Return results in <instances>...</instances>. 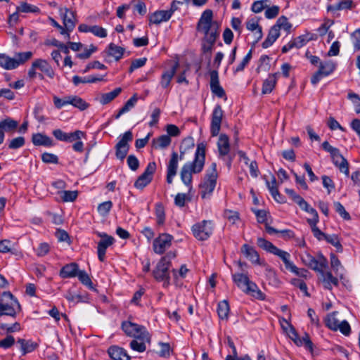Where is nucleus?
<instances>
[{
    "instance_id": "1",
    "label": "nucleus",
    "mask_w": 360,
    "mask_h": 360,
    "mask_svg": "<svg viewBox=\"0 0 360 360\" xmlns=\"http://www.w3.org/2000/svg\"><path fill=\"white\" fill-rule=\"evenodd\" d=\"M212 10L207 9L202 13L197 24V30L204 34L201 51L208 60L210 59L214 44L219 36V25L212 20Z\"/></svg>"
},
{
    "instance_id": "2",
    "label": "nucleus",
    "mask_w": 360,
    "mask_h": 360,
    "mask_svg": "<svg viewBox=\"0 0 360 360\" xmlns=\"http://www.w3.org/2000/svg\"><path fill=\"white\" fill-rule=\"evenodd\" d=\"M205 148L204 143H200L197 146L194 160L186 162L181 169V179L186 186H190L192 182V174L200 172L205 165Z\"/></svg>"
},
{
    "instance_id": "3",
    "label": "nucleus",
    "mask_w": 360,
    "mask_h": 360,
    "mask_svg": "<svg viewBox=\"0 0 360 360\" xmlns=\"http://www.w3.org/2000/svg\"><path fill=\"white\" fill-rule=\"evenodd\" d=\"M21 310L20 304L10 292H4L0 300V316L15 317Z\"/></svg>"
},
{
    "instance_id": "4",
    "label": "nucleus",
    "mask_w": 360,
    "mask_h": 360,
    "mask_svg": "<svg viewBox=\"0 0 360 360\" xmlns=\"http://www.w3.org/2000/svg\"><path fill=\"white\" fill-rule=\"evenodd\" d=\"M122 329L127 336L149 341L151 340L150 335L146 327L135 323L129 320L122 321Z\"/></svg>"
},
{
    "instance_id": "5",
    "label": "nucleus",
    "mask_w": 360,
    "mask_h": 360,
    "mask_svg": "<svg viewBox=\"0 0 360 360\" xmlns=\"http://www.w3.org/2000/svg\"><path fill=\"white\" fill-rule=\"evenodd\" d=\"M324 150L329 153L333 164L339 168L340 171L345 175L349 176V163L347 160L340 154L338 148L332 146L328 141L322 143Z\"/></svg>"
},
{
    "instance_id": "6",
    "label": "nucleus",
    "mask_w": 360,
    "mask_h": 360,
    "mask_svg": "<svg viewBox=\"0 0 360 360\" xmlns=\"http://www.w3.org/2000/svg\"><path fill=\"white\" fill-rule=\"evenodd\" d=\"M175 257L173 252H169L163 257L158 263L155 269L153 271V276L158 281H164V285L167 286L169 284V268L170 266V259Z\"/></svg>"
},
{
    "instance_id": "7",
    "label": "nucleus",
    "mask_w": 360,
    "mask_h": 360,
    "mask_svg": "<svg viewBox=\"0 0 360 360\" xmlns=\"http://www.w3.org/2000/svg\"><path fill=\"white\" fill-rule=\"evenodd\" d=\"M217 165L213 162L207 170L205 180L200 185L201 196L202 198H207L213 192L217 184Z\"/></svg>"
},
{
    "instance_id": "8",
    "label": "nucleus",
    "mask_w": 360,
    "mask_h": 360,
    "mask_svg": "<svg viewBox=\"0 0 360 360\" xmlns=\"http://www.w3.org/2000/svg\"><path fill=\"white\" fill-rule=\"evenodd\" d=\"M301 259L306 266L318 272H322V269L328 266L327 259L321 254L316 259L309 253L304 252L301 255Z\"/></svg>"
},
{
    "instance_id": "9",
    "label": "nucleus",
    "mask_w": 360,
    "mask_h": 360,
    "mask_svg": "<svg viewBox=\"0 0 360 360\" xmlns=\"http://www.w3.org/2000/svg\"><path fill=\"white\" fill-rule=\"evenodd\" d=\"M133 139V134L131 131H126L124 134L120 136V139L117 143L115 145V155L117 158L123 160L129 150V142Z\"/></svg>"
},
{
    "instance_id": "10",
    "label": "nucleus",
    "mask_w": 360,
    "mask_h": 360,
    "mask_svg": "<svg viewBox=\"0 0 360 360\" xmlns=\"http://www.w3.org/2000/svg\"><path fill=\"white\" fill-rule=\"evenodd\" d=\"M283 320L286 323V326L289 328V337L291 338V340L297 346L304 345L307 349H308L310 352H312L313 343L310 340L309 335L307 333H304V335L302 338H300L294 326L285 319H283Z\"/></svg>"
},
{
    "instance_id": "11",
    "label": "nucleus",
    "mask_w": 360,
    "mask_h": 360,
    "mask_svg": "<svg viewBox=\"0 0 360 360\" xmlns=\"http://www.w3.org/2000/svg\"><path fill=\"white\" fill-rule=\"evenodd\" d=\"M193 236L200 240H207L212 232V222L207 220H203L192 226Z\"/></svg>"
},
{
    "instance_id": "12",
    "label": "nucleus",
    "mask_w": 360,
    "mask_h": 360,
    "mask_svg": "<svg viewBox=\"0 0 360 360\" xmlns=\"http://www.w3.org/2000/svg\"><path fill=\"white\" fill-rule=\"evenodd\" d=\"M335 68V64L332 60H326L320 63L319 70L311 77V82L316 85L320 79L331 74Z\"/></svg>"
},
{
    "instance_id": "13",
    "label": "nucleus",
    "mask_w": 360,
    "mask_h": 360,
    "mask_svg": "<svg viewBox=\"0 0 360 360\" xmlns=\"http://www.w3.org/2000/svg\"><path fill=\"white\" fill-rule=\"evenodd\" d=\"M173 236L167 233H162L153 241V250L157 254H163L171 246Z\"/></svg>"
},
{
    "instance_id": "14",
    "label": "nucleus",
    "mask_w": 360,
    "mask_h": 360,
    "mask_svg": "<svg viewBox=\"0 0 360 360\" xmlns=\"http://www.w3.org/2000/svg\"><path fill=\"white\" fill-rule=\"evenodd\" d=\"M98 235L101 238V240L98 243V257L101 262H103L106 250L114 243L115 239L105 233H98Z\"/></svg>"
},
{
    "instance_id": "15",
    "label": "nucleus",
    "mask_w": 360,
    "mask_h": 360,
    "mask_svg": "<svg viewBox=\"0 0 360 360\" xmlns=\"http://www.w3.org/2000/svg\"><path fill=\"white\" fill-rule=\"evenodd\" d=\"M223 115L224 112L221 105H217L214 107L212 115L210 131L212 136H216L219 134Z\"/></svg>"
},
{
    "instance_id": "16",
    "label": "nucleus",
    "mask_w": 360,
    "mask_h": 360,
    "mask_svg": "<svg viewBox=\"0 0 360 360\" xmlns=\"http://www.w3.org/2000/svg\"><path fill=\"white\" fill-rule=\"evenodd\" d=\"M60 14L63 18L64 27L69 32H71L75 27L77 19L75 12L68 8H60Z\"/></svg>"
},
{
    "instance_id": "17",
    "label": "nucleus",
    "mask_w": 360,
    "mask_h": 360,
    "mask_svg": "<svg viewBox=\"0 0 360 360\" xmlns=\"http://www.w3.org/2000/svg\"><path fill=\"white\" fill-rule=\"evenodd\" d=\"M179 155L176 152H172L171 158L167 167V182L171 184L173 178L176 176L178 169Z\"/></svg>"
},
{
    "instance_id": "18",
    "label": "nucleus",
    "mask_w": 360,
    "mask_h": 360,
    "mask_svg": "<svg viewBox=\"0 0 360 360\" xmlns=\"http://www.w3.org/2000/svg\"><path fill=\"white\" fill-rule=\"evenodd\" d=\"M210 89L213 94L219 98H222L225 96V91L219 84V75L217 70H212L210 72Z\"/></svg>"
},
{
    "instance_id": "19",
    "label": "nucleus",
    "mask_w": 360,
    "mask_h": 360,
    "mask_svg": "<svg viewBox=\"0 0 360 360\" xmlns=\"http://www.w3.org/2000/svg\"><path fill=\"white\" fill-rule=\"evenodd\" d=\"M173 11H158L149 15V21L150 24H160L170 19Z\"/></svg>"
},
{
    "instance_id": "20",
    "label": "nucleus",
    "mask_w": 360,
    "mask_h": 360,
    "mask_svg": "<svg viewBox=\"0 0 360 360\" xmlns=\"http://www.w3.org/2000/svg\"><path fill=\"white\" fill-rule=\"evenodd\" d=\"M217 150L219 156L221 158H224L229 153L230 151V143L229 138L227 135L221 134L217 141Z\"/></svg>"
},
{
    "instance_id": "21",
    "label": "nucleus",
    "mask_w": 360,
    "mask_h": 360,
    "mask_svg": "<svg viewBox=\"0 0 360 360\" xmlns=\"http://www.w3.org/2000/svg\"><path fill=\"white\" fill-rule=\"evenodd\" d=\"M179 63H176L169 70L165 71L160 78V85L163 89H167L169 86L170 82L176 72Z\"/></svg>"
},
{
    "instance_id": "22",
    "label": "nucleus",
    "mask_w": 360,
    "mask_h": 360,
    "mask_svg": "<svg viewBox=\"0 0 360 360\" xmlns=\"http://www.w3.org/2000/svg\"><path fill=\"white\" fill-rule=\"evenodd\" d=\"M243 292L259 300L265 299V295L259 290L257 285L252 281L249 282L245 288H243Z\"/></svg>"
},
{
    "instance_id": "23",
    "label": "nucleus",
    "mask_w": 360,
    "mask_h": 360,
    "mask_svg": "<svg viewBox=\"0 0 360 360\" xmlns=\"http://www.w3.org/2000/svg\"><path fill=\"white\" fill-rule=\"evenodd\" d=\"M34 68H37L50 78H53L54 71L50 64L44 59L38 58L34 61Z\"/></svg>"
},
{
    "instance_id": "24",
    "label": "nucleus",
    "mask_w": 360,
    "mask_h": 360,
    "mask_svg": "<svg viewBox=\"0 0 360 360\" xmlns=\"http://www.w3.org/2000/svg\"><path fill=\"white\" fill-rule=\"evenodd\" d=\"M241 252L252 263L260 264L259 254L254 248L244 244L241 248Z\"/></svg>"
},
{
    "instance_id": "25",
    "label": "nucleus",
    "mask_w": 360,
    "mask_h": 360,
    "mask_svg": "<svg viewBox=\"0 0 360 360\" xmlns=\"http://www.w3.org/2000/svg\"><path fill=\"white\" fill-rule=\"evenodd\" d=\"M108 354L113 360H130L127 351L122 347L112 346L108 349Z\"/></svg>"
},
{
    "instance_id": "26",
    "label": "nucleus",
    "mask_w": 360,
    "mask_h": 360,
    "mask_svg": "<svg viewBox=\"0 0 360 360\" xmlns=\"http://www.w3.org/2000/svg\"><path fill=\"white\" fill-rule=\"evenodd\" d=\"M278 75V72L269 75L264 81L262 89V93L263 94H269L273 91L276 86Z\"/></svg>"
},
{
    "instance_id": "27",
    "label": "nucleus",
    "mask_w": 360,
    "mask_h": 360,
    "mask_svg": "<svg viewBox=\"0 0 360 360\" xmlns=\"http://www.w3.org/2000/svg\"><path fill=\"white\" fill-rule=\"evenodd\" d=\"M78 271V265L73 262L65 265L60 271V276L63 278H73L77 276Z\"/></svg>"
},
{
    "instance_id": "28",
    "label": "nucleus",
    "mask_w": 360,
    "mask_h": 360,
    "mask_svg": "<svg viewBox=\"0 0 360 360\" xmlns=\"http://www.w3.org/2000/svg\"><path fill=\"white\" fill-rule=\"evenodd\" d=\"M32 143L35 146H53V140L46 135L41 133L33 134L32 139Z\"/></svg>"
},
{
    "instance_id": "29",
    "label": "nucleus",
    "mask_w": 360,
    "mask_h": 360,
    "mask_svg": "<svg viewBox=\"0 0 360 360\" xmlns=\"http://www.w3.org/2000/svg\"><path fill=\"white\" fill-rule=\"evenodd\" d=\"M232 278L235 284L238 288L243 291V288H245L249 282L251 281L249 278L248 274L236 273L232 274Z\"/></svg>"
},
{
    "instance_id": "30",
    "label": "nucleus",
    "mask_w": 360,
    "mask_h": 360,
    "mask_svg": "<svg viewBox=\"0 0 360 360\" xmlns=\"http://www.w3.org/2000/svg\"><path fill=\"white\" fill-rule=\"evenodd\" d=\"M18 343L20 346V350L22 355L32 352L38 347V344L30 340H27L25 339H18Z\"/></svg>"
},
{
    "instance_id": "31",
    "label": "nucleus",
    "mask_w": 360,
    "mask_h": 360,
    "mask_svg": "<svg viewBox=\"0 0 360 360\" xmlns=\"http://www.w3.org/2000/svg\"><path fill=\"white\" fill-rule=\"evenodd\" d=\"M171 142V138L168 135H161L152 141V146L155 149H164L167 148Z\"/></svg>"
},
{
    "instance_id": "32",
    "label": "nucleus",
    "mask_w": 360,
    "mask_h": 360,
    "mask_svg": "<svg viewBox=\"0 0 360 360\" xmlns=\"http://www.w3.org/2000/svg\"><path fill=\"white\" fill-rule=\"evenodd\" d=\"M324 269H322V272H319L322 277V281L323 283L324 287L326 289L330 290L332 288V285H338V280L336 277L333 276L330 271L324 272Z\"/></svg>"
},
{
    "instance_id": "33",
    "label": "nucleus",
    "mask_w": 360,
    "mask_h": 360,
    "mask_svg": "<svg viewBox=\"0 0 360 360\" xmlns=\"http://www.w3.org/2000/svg\"><path fill=\"white\" fill-rule=\"evenodd\" d=\"M0 66L5 70H13L18 68L15 56L11 58L6 54L0 53Z\"/></svg>"
},
{
    "instance_id": "34",
    "label": "nucleus",
    "mask_w": 360,
    "mask_h": 360,
    "mask_svg": "<svg viewBox=\"0 0 360 360\" xmlns=\"http://www.w3.org/2000/svg\"><path fill=\"white\" fill-rule=\"evenodd\" d=\"M280 36L279 30L274 25L269 30L266 39L262 43V47L266 49L271 46Z\"/></svg>"
},
{
    "instance_id": "35",
    "label": "nucleus",
    "mask_w": 360,
    "mask_h": 360,
    "mask_svg": "<svg viewBox=\"0 0 360 360\" xmlns=\"http://www.w3.org/2000/svg\"><path fill=\"white\" fill-rule=\"evenodd\" d=\"M355 6V4L352 0H342L334 5L328 6V11H342L350 10Z\"/></svg>"
},
{
    "instance_id": "36",
    "label": "nucleus",
    "mask_w": 360,
    "mask_h": 360,
    "mask_svg": "<svg viewBox=\"0 0 360 360\" xmlns=\"http://www.w3.org/2000/svg\"><path fill=\"white\" fill-rule=\"evenodd\" d=\"M18 122L10 117L0 121V129L4 133L13 131L16 129Z\"/></svg>"
},
{
    "instance_id": "37",
    "label": "nucleus",
    "mask_w": 360,
    "mask_h": 360,
    "mask_svg": "<svg viewBox=\"0 0 360 360\" xmlns=\"http://www.w3.org/2000/svg\"><path fill=\"white\" fill-rule=\"evenodd\" d=\"M330 266L333 271H335V274L340 276V278H342L344 268L342 266L340 261L339 260L338 257L333 253L330 254Z\"/></svg>"
},
{
    "instance_id": "38",
    "label": "nucleus",
    "mask_w": 360,
    "mask_h": 360,
    "mask_svg": "<svg viewBox=\"0 0 360 360\" xmlns=\"http://www.w3.org/2000/svg\"><path fill=\"white\" fill-rule=\"evenodd\" d=\"M124 52V49L119 46L113 43H110L108 48V54L115 58V60H119L122 58Z\"/></svg>"
},
{
    "instance_id": "39",
    "label": "nucleus",
    "mask_w": 360,
    "mask_h": 360,
    "mask_svg": "<svg viewBox=\"0 0 360 360\" xmlns=\"http://www.w3.org/2000/svg\"><path fill=\"white\" fill-rule=\"evenodd\" d=\"M266 184L274 200L278 202H281V200L277 198V196H280V193L278 190L277 181L275 176H272L271 181H266Z\"/></svg>"
},
{
    "instance_id": "40",
    "label": "nucleus",
    "mask_w": 360,
    "mask_h": 360,
    "mask_svg": "<svg viewBox=\"0 0 360 360\" xmlns=\"http://www.w3.org/2000/svg\"><path fill=\"white\" fill-rule=\"evenodd\" d=\"M122 91L121 88H116L113 91L103 94L101 96L100 103L105 105L115 99Z\"/></svg>"
},
{
    "instance_id": "41",
    "label": "nucleus",
    "mask_w": 360,
    "mask_h": 360,
    "mask_svg": "<svg viewBox=\"0 0 360 360\" xmlns=\"http://www.w3.org/2000/svg\"><path fill=\"white\" fill-rule=\"evenodd\" d=\"M229 305L226 300H223L218 304L217 313L219 319L227 320L229 313Z\"/></svg>"
},
{
    "instance_id": "42",
    "label": "nucleus",
    "mask_w": 360,
    "mask_h": 360,
    "mask_svg": "<svg viewBox=\"0 0 360 360\" xmlns=\"http://www.w3.org/2000/svg\"><path fill=\"white\" fill-rule=\"evenodd\" d=\"M274 255L282 259L287 269L289 270L290 268H293L294 264L290 262V255L288 252L278 248Z\"/></svg>"
},
{
    "instance_id": "43",
    "label": "nucleus",
    "mask_w": 360,
    "mask_h": 360,
    "mask_svg": "<svg viewBox=\"0 0 360 360\" xmlns=\"http://www.w3.org/2000/svg\"><path fill=\"white\" fill-rule=\"evenodd\" d=\"M69 105H72L81 110H84L89 107V104L77 96H70Z\"/></svg>"
},
{
    "instance_id": "44",
    "label": "nucleus",
    "mask_w": 360,
    "mask_h": 360,
    "mask_svg": "<svg viewBox=\"0 0 360 360\" xmlns=\"http://www.w3.org/2000/svg\"><path fill=\"white\" fill-rule=\"evenodd\" d=\"M150 340L149 341L144 340H138L134 338V340H131L130 342V347L134 351L138 352H143L146 349V343H150Z\"/></svg>"
},
{
    "instance_id": "45",
    "label": "nucleus",
    "mask_w": 360,
    "mask_h": 360,
    "mask_svg": "<svg viewBox=\"0 0 360 360\" xmlns=\"http://www.w3.org/2000/svg\"><path fill=\"white\" fill-rule=\"evenodd\" d=\"M337 314V311L332 312L327 316L326 319V326L331 330L335 331L338 330V325L340 323V321L336 317Z\"/></svg>"
},
{
    "instance_id": "46",
    "label": "nucleus",
    "mask_w": 360,
    "mask_h": 360,
    "mask_svg": "<svg viewBox=\"0 0 360 360\" xmlns=\"http://www.w3.org/2000/svg\"><path fill=\"white\" fill-rule=\"evenodd\" d=\"M257 244L259 247L271 254H274L278 249V248L276 247L272 243L266 240L263 238H258Z\"/></svg>"
},
{
    "instance_id": "47",
    "label": "nucleus",
    "mask_w": 360,
    "mask_h": 360,
    "mask_svg": "<svg viewBox=\"0 0 360 360\" xmlns=\"http://www.w3.org/2000/svg\"><path fill=\"white\" fill-rule=\"evenodd\" d=\"M279 31L282 29L286 31L287 33L290 32L292 25L289 22L288 18L285 16H281L274 25Z\"/></svg>"
},
{
    "instance_id": "48",
    "label": "nucleus",
    "mask_w": 360,
    "mask_h": 360,
    "mask_svg": "<svg viewBox=\"0 0 360 360\" xmlns=\"http://www.w3.org/2000/svg\"><path fill=\"white\" fill-rule=\"evenodd\" d=\"M18 12L22 13H39V8L34 5L29 4L26 2H22L19 6L16 8Z\"/></svg>"
},
{
    "instance_id": "49",
    "label": "nucleus",
    "mask_w": 360,
    "mask_h": 360,
    "mask_svg": "<svg viewBox=\"0 0 360 360\" xmlns=\"http://www.w3.org/2000/svg\"><path fill=\"white\" fill-rule=\"evenodd\" d=\"M58 193L64 202H73L78 195L77 191H62Z\"/></svg>"
},
{
    "instance_id": "50",
    "label": "nucleus",
    "mask_w": 360,
    "mask_h": 360,
    "mask_svg": "<svg viewBox=\"0 0 360 360\" xmlns=\"http://www.w3.org/2000/svg\"><path fill=\"white\" fill-rule=\"evenodd\" d=\"M32 51L16 53L15 54V58L18 63V67L30 60L32 57Z\"/></svg>"
},
{
    "instance_id": "51",
    "label": "nucleus",
    "mask_w": 360,
    "mask_h": 360,
    "mask_svg": "<svg viewBox=\"0 0 360 360\" xmlns=\"http://www.w3.org/2000/svg\"><path fill=\"white\" fill-rule=\"evenodd\" d=\"M77 276L82 284L85 285L90 289H94L93 283L85 271L79 270Z\"/></svg>"
},
{
    "instance_id": "52",
    "label": "nucleus",
    "mask_w": 360,
    "mask_h": 360,
    "mask_svg": "<svg viewBox=\"0 0 360 360\" xmlns=\"http://www.w3.org/2000/svg\"><path fill=\"white\" fill-rule=\"evenodd\" d=\"M155 216L157 218V224L163 225L165 221V209L162 204L158 203L155 205Z\"/></svg>"
},
{
    "instance_id": "53",
    "label": "nucleus",
    "mask_w": 360,
    "mask_h": 360,
    "mask_svg": "<svg viewBox=\"0 0 360 360\" xmlns=\"http://www.w3.org/2000/svg\"><path fill=\"white\" fill-rule=\"evenodd\" d=\"M325 240L333 245L338 252H342L343 250L342 246L337 235H328L325 236Z\"/></svg>"
},
{
    "instance_id": "54",
    "label": "nucleus",
    "mask_w": 360,
    "mask_h": 360,
    "mask_svg": "<svg viewBox=\"0 0 360 360\" xmlns=\"http://www.w3.org/2000/svg\"><path fill=\"white\" fill-rule=\"evenodd\" d=\"M46 45H50V46H56V49H58L59 51H62L63 53L68 55L69 53V47L68 45L59 41L57 39H52L51 41H48L47 42H46Z\"/></svg>"
},
{
    "instance_id": "55",
    "label": "nucleus",
    "mask_w": 360,
    "mask_h": 360,
    "mask_svg": "<svg viewBox=\"0 0 360 360\" xmlns=\"http://www.w3.org/2000/svg\"><path fill=\"white\" fill-rule=\"evenodd\" d=\"M152 179L148 176L142 174L134 183V186L137 188L142 189L146 187L150 181Z\"/></svg>"
},
{
    "instance_id": "56",
    "label": "nucleus",
    "mask_w": 360,
    "mask_h": 360,
    "mask_svg": "<svg viewBox=\"0 0 360 360\" xmlns=\"http://www.w3.org/2000/svg\"><path fill=\"white\" fill-rule=\"evenodd\" d=\"M112 207V202L110 200L103 202L98 206V212L101 215L105 216L108 214Z\"/></svg>"
},
{
    "instance_id": "57",
    "label": "nucleus",
    "mask_w": 360,
    "mask_h": 360,
    "mask_svg": "<svg viewBox=\"0 0 360 360\" xmlns=\"http://www.w3.org/2000/svg\"><path fill=\"white\" fill-rule=\"evenodd\" d=\"M267 2L268 0H260L255 1L251 7L252 11L255 13L262 12L266 7H267Z\"/></svg>"
},
{
    "instance_id": "58",
    "label": "nucleus",
    "mask_w": 360,
    "mask_h": 360,
    "mask_svg": "<svg viewBox=\"0 0 360 360\" xmlns=\"http://www.w3.org/2000/svg\"><path fill=\"white\" fill-rule=\"evenodd\" d=\"M147 58H141L139 59H136L132 60L131 66L129 67V72L131 73L135 70L140 68L145 65L146 63Z\"/></svg>"
},
{
    "instance_id": "59",
    "label": "nucleus",
    "mask_w": 360,
    "mask_h": 360,
    "mask_svg": "<svg viewBox=\"0 0 360 360\" xmlns=\"http://www.w3.org/2000/svg\"><path fill=\"white\" fill-rule=\"evenodd\" d=\"M334 206L337 212L345 220L350 219L349 214L345 210L344 206L339 202H335Z\"/></svg>"
},
{
    "instance_id": "60",
    "label": "nucleus",
    "mask_w": 360,
    "mask_h": 360,
    "mask_svg": "<svg viewBox=\"0 0 360 360\" xmlns=\"http://www.w3.org/2000/svg\"><path fill=\"white\" fill-rule=\"evenodd\" d=\"M224 217L233 224H236V221L239 220V214L236 211L229 210H225Z\"/></svg>"
},
{
    "instance_id": "61",
    "label": "nucleus",
    "mask_w": 360,
    "mask_h": 360,
    "mask_svg": "<svg viewBox=\"0 0 360 360\" xmlns=\"http://www.w3.org/2000/svg\"><path fill=\"white\" fill-rule=\"evenodd\" d=\"M53 103L58 109L62 108L63 106L69 105L70 96L60 98L56 96H53Z\"/></svg>"
},
{
    "instance_id": "62",
    "label": "nucleus",
    "mask_w": 360,
    "mask_h": 360,
    "mask_svg": "<svg viewBox=\"0 0 360 360\" xmlns=\"http://www.w3.org/2000/svg\"><path fill=\"white\" fill-rule=\"evenodd\" d=\"M348 98L350 99L355 106V111L356 113H360V97L358 94L350 92L347 96Z\"/></svg>"
},
{
    "instance_id": "63",
    "label": "nucleus",
    "mask_w": 360,
    "mask_h": 360,
    "mask_svg": "<svg viewBox=\"0 0 360 360\" xmlns=\"http://www.w3.org/2000/svg\"><path fill=\"white\" fill-rule=\"evenodd\" d=\"M42 161L45 163L57 164L58 162V157L52 153H44L41 155Z\"/></svg>"
},
{
    "instance_id": "64",
    "label": "nucleus",
    "mask_w": 360,
    "mask_h": 360,
    "mask_svg": "<svg viewBox=\"0 0 360 360\" xmlns=\"http://www.w3.org/2000/svg\"><path fill=\"white\" fill-rule=\"evenodd\" d=\"M25 144V139L22 136H19L12 139L9 143V148L17 149L22 147Z\"/></svg>"
}]
</instances>
